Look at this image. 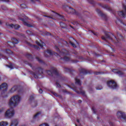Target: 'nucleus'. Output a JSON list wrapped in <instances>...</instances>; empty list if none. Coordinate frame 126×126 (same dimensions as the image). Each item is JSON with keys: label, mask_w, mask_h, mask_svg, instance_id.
<instances>
[{"label": "nucleus", "mask_w": 126, "mask_h": 126, "mask_svg": "<svg viewBox=\"0 0 126 126\" xmlns=\"http://www.w3.org/2000/svg\"><path fill=\"white\" fill-rule=\"evenodd\" d=\"M1 0L2 1H9V0Z\"/></svg>", "instance_id": "nucleus-50"}, {"label": "nucleus", "mask_w": 126, "mask_h": 126, "mask_svg": "<svg viewBox=\"0 0 126 126\" xmlns=\"http://www.w3.org/2000/svg\"><path fill=\"white\" fill-rule=\"evenodd\" d=\"M4 111V109L3 108L0 109V113L3 112Z\"/></svg>", "instance_id": "nucleus-45"}, {"label": "nucleus", "mask_w": 126, "mask_h": 126, "mask_svg": "<svg viewBox=\"0 0 126 126\" xmlns=\"http://www.w3.org/2000/svg\"><path fill=\"white\" fill-rule=\"evenodd\" d=\"M17 89V86H14L11 88L10 91L11 93H12V92H14V91H16Z\"/></svg>", "instance_id": "nucleus-21"}, {"label": "nucleus", "mask_w": 126, "mask_h": 126, "mask_svg": "<svg viewBox=\"0 0 126 126\" xmlns=\"http://www.w3.org/2000/svg\"><path fill=\"white\" fill-rule=\"evenodd\" d=\"M24 25H25L26 26H27L28 27H31V25L29 24L28 23H26V22H24Z\"/></svg>", "instance_id": "nucleus-30"}, {"label": "nucleus", "mask_w": 126, "mask_h": 126, "mask_svg": "<svg viewBox=\"0 0 126 126\" xmlns=\"http://www.w3.org/2000/svg\"><path fill=\"white\" fill-rule=\"evenodd\" d=\"M3 56L2 55V54L0 53V57H3Z\"/></svg>", "instance_id": "nucleus-57"}, {"label": "nucleus", "mask_w": 126, "mask_h": 126, "mask_svg": "<svg viewBox=\"0 0 126 126\" xmlns=\"http://www.w3.org/2000/svg\"><path fill=\"white\" fill-rule=\"evenodd\" d=\"M9 68H11V69H13V66H12V65H10L8 66Z\"/></svg>", "instance_id": "nucleus-40"}, {"label": "nucleus", "mask_w": 126, "mask_h": 126, "mask_svg": "<svg viewBox=\"0 0 126 126\" xmlns=\"http://www.w3.org/2000/svg\"><path fill=\"white\" fill-rule=\"evenodd\" d=\"M47 54H48L49 56H52L53 55V52H52V50H47V51L44 52V56L46 58H48L49 57V55H47Z\"/></svg>", "instance_id": "nucleus-14"}, {"label": "nucleus", "mask_w": 126, "mask_h": 126, "mask_svg": "<svg viewBox=\"0 0 126 126\" xmlns=\"http://www.w3.org/2000/svg\"><path fill=\"white\" fill-rule=\"evenodd\" d=\"M52 94H53V95H54V96H56V97H58V94L54 92H52Z\"/></svg>", "instance_id": "nucleus-36"}, {"label": "nucleus", "mask_w": 126, "mask_h": 126, "mask_svg": "<svg viewBox=\"0 0 126 126\" xmlns=\"http://www.w3.org/2000/svg\"><path fill=\"white\" fill-rule=\"evenodd\" d=\"M60 17H61V18H63V17L62 16H60Z\"/></svg>", "instance_id": "nucleus-60"}, {"label": "nucleus", "mask_w": 126, "mask_h": 126, "mask_svg": "<svg viewBox=\"0 0 126 126\" xmlns=\"http://www.w3.org/2000/svg\"><path fill=\"white\" fill-rule=\"evenodd\" d=\"M107 84L108 87H110L112 89H115L117 88V87L118 86L117 85V83L114 81H110L109 82H107Z\"/></svg>", "instance_id": "nucleus-7"}, {"label": "nucleus", "mask_w": 126, "mask_h": 126, "mask_svg": "<svg viewBox=\"0 0 126 126\" xmlns=\"http://www.w3.org/2000/svg\"><path fill=\"white\" fill-rule=\"evenodd\" d=\"M102 86H100V87H96V90H101V89H102Z\"/></svg>", "instance_id": "nucleus-35"}, {"label": "nucleus", "mask_w": 126, "mask_h": 126, "mask_svg": "<svg viewBox=\"0 0 126 126\" xmlns=\"http://www.w3.org/2000/svg\"><path fill=\"white\" fill-rule=\"evenodd\" d=\"M72 24H73V25H77L78 24V22L73 21V22H72Z\"/></svg>", "instance_id": "nucleus-34"}, {"label": "nucleus", "mask_w": 126, "mask_h": 126, "mask_svg": "<svg viewBox=\"0 0 126 126\" xmlns=\"http://www.w3.org/2000/svg\"><path fill=\"white\" fill-rule=\"evenodd\" d=\"M104 73H105V72H102V71H95V72H94V74L95 75H99L100 74H104Z\"/></svg>", "instance_id": "nucleus-19"}, {"label": "nucleus", "mask_w": 126, "mask_h": 126, "mask_svg": "<svg viewBox=\"0 0 126 126\" xmlns=\"http://www.w3.org/2000/svg\"><path fill=\"white\" fill-rule=\"evenodd\" d=\"M93 111H94V113H96V112H95V109H94V108H93Z\"/></svg>", "instance_id": "nucleus-55"}, {"label": "nucleus", "mask_w": 126, "mask_h": 126, "mask_svg": "<svg viewBox=\"0 0 126 126\" xmlns=\"http://www.w3.org/2000/svg\"><path fill=\"white\" fill-rule=\"evenodd\" d=\"M39 92L40 94H42L43 93V90H42V89H40L39 90Z\"/></svg>", "instance_id": "nucleus-44"}, {"label": "nucleus", "mask_w": 126, "mask_h": 126, "mask_svg": "<svg viewBox=\"0 0 126 126\" xmlns=\"http://www.w3.org/2000/svg\"><path fill=\"white\" fill-rule=\"evenodd\" d=\"M93 33L94 34V35H97V34H96V33H95L94 32H93Z\"/></svg>", "instance_id": "nucleus-61"}, {"label": "nucleus", "mask_w": 126, "mask_h": 126, "mask_svg": "<svg viewBox=\"0 0 126 126\" xmlns=\"http://www.w3.org/2000/svg\"><path fill=\"white\" fill-rule=\"evenodd\" d=\"M33 47H34V49H36V50H39L40 49V48H39V47H38L37 46L34 45Z\"/></svg>", "instance_id": "nucleus-41"}, {"label": "nucleus", "mask_w": 126, "mask_h": 126, "mask_svg": "<svg viewBox=\"0 0 126 126\" xmlns=\"http://www.w3.org/2000/svg\"><path fill=\"white\" fill-rule=\"evenodd\" d=\"M21 98L18 95H14L10 99L8 105L10 108L5 112L4 114L6 119H10L14 116L15 113L13 108L16 107L19 104Z\"/></svg>", "instance_id": "nucleus-1"}, {"label": "nucleus", "mask_w": 126, "mask_h": 126, "mask_svg": "<svg viewBox=\"0 0 126 126\" xmlns=\"http://www.w3.org/2000/svg\"><path fill=\"white\" fill-rule=\"evenodd\" d=\"M37 61H38V63H43V61H42L41 59H40V58L36 57V58Z\"/></svg>", "instance_id": "nucleus-29"}, {"label": "nucleus", "mask_w": 126, "mask_h": 126, "mask_svg": "<svg viewBox=\"0 0 126 126\" xmlns=\"http://www.w3.org/2000/svg\"><path fill=\"white\" fill-rule=\"evenodd\" d=\"M124 30L126 32V25L124 26Z\"/></svg>", "instance_id": "nucleus-51"}, {"label": "nucleus", "mask_w": 126, "mask_h": 126, "mask_svg": "<svg viewBox=\"0 0 126 126\" xmlns=\"http://www.w3.org/2000/svg\"><path fill=\"white\" fill-rule=\"evenodd\" d=\"M47 73L48 75H51V76H53L54 74L56 75V76H61V74H60L59 71L56 68H52L50 70H47Z\"/></svg>", "instance_id": "nucleus-2"}, {"label": "nucleus", "mask_w": 126, "mask_h": 126, "mask_svg": "<svg viewBox=\"0 0 126 126\" xmlns=\"http://www.w3.org/2000/svg\"><path fill=\"white\" fill-rule=\"evenodd\" d=\"M69 43L72 45V47H73V48H76V45H75V44L73 43L72 42L69 41Z\"/></svg>", "instance_id": "nucleus-32"}, {"label": "nucleus", "mask_w": 126, "mask_h": 126, "mask_svg": "<svg viewBox=\"0 0 126 126\" xmlns=\"http://www.w3.org/2000/svg\"><path fill=\"white\" fill-rule=\"evenodd\" d=\"M36 44H37V45H38V46H39L41 48H43V47L45 46V43L42 42L41 43H40V42H38V41H36Z\"/></svg>", "instance_id": "nucleus-17"}, {"label": "nucleus", "mask_w": 126, "mask_h": 126, "mask_svg": "<svg viewBox=\"0 0 126 126\" xmlns=\"http://www.w3.org/2000/svg\"><path fill=\"white\" fill-rule=\"evenodd\" d=\"M118 23H122V21L121 20H118Z\"/></svg>", "instance_id": "nucleus-54"}, {"label": "nucleus", "mask_w": 126, "mask_h": 126, "mask_svg": "<svg viewBox=\"0 0 126 126\" xmlns=\"http://www.w3.org/2000/svg\"><path fill=\"white\" fill-rule=\"evenodd\" d=\"M112 36H113L114 37L115 39L116 40H117V42H119V40L118 39V38H117V37L116 36H114V35H113V34H112Z\"/></svg>", "instance_id": "nucleus-46"}, {"label": "nucleus", "mask_w": 126, "mask_h": 126, "mask_svg": "<svg viewBox=\"0 0 126 126\" xmlns=\"http://www.w3.org/2000/svg\"><path fill=\"white\" fill-rule=\"evenodd\" d=\"M61 25H64V24H63V23H61Z\"/></svg>", "instance_id": "nucleus-56"}, {"label": "nucleus", "mask_w": 126, "mask_h": 126, "mask_svg": "<svg viewBox=\"0 0 126 126\" xmlns=\"http://www.w3.org/2000/svg\"><path fill=\"white\" fill-rule=\"evenodd\" d=\"M55 49L57 50V51H60V50H59V48L57 46H55Z\"/></svg>", "instance_id": "nucleus-49"}, {"label": "nucleus", "mask_w": 126, "mask_h": 126, "mask_svg": "<svg viewBox=\"0 0 126 126\" xmlns=\"http://www.w3.org/2000/svg\"><path fill=\"white\" fill-rule=\"evenodd\" d=\"M6 54H12V51H10V50H6Z\"/></svg>", "instance_id": "nucleus-28"}, {"label": "nucleus", "mask_w": 126, "mask_h": 126, "mask_svg": "<svg viewBox=\"0 0 126 126\" xmlns=\"http://www.w3.org/2000/svg\"><path fill=\"white\" fill-rule=\"evenodd\" d=\"M37 69L38 70L39 74H43V68L39 67L37 68Z\"/></svg>", "instance_id": "nucleus-23"}, {"label": "nucleus", "mask_w": 126, "mask_h": 126, "mask_svg": "<svg viewBox=\"0 0 126 126\" xmlns=\"http://www.w3.org/2000/svg\"><path fill=\"white\" fill-rule=\"evenodd\" d=\"M88 1L90 3H94L93 0H88Z\"/></svg>", "instance_id": "nucleus-42"}, {"label": "nucleus", "mask_w": 126, "mask_h": 126, "mask_svg": "<svg viewBox=\"0 0 126 126\" xmlns=\"http://www.w3.org/2000/svg\"><path fill=\"white\" fill-rule=\"evenodd\" d=\"M33 75H34V78H38V76L36 74H33Z\"/></svg>", "instance_id": "nucleus-47"}, {"label": "nucleus", "mask_w": 126, "mask_h": 126, "mask_svg": "<svg viewBox=\"0 0 126 126\" xmlns=\"http://www.w3.org/2000/svg\"><path fill=\"white\" fill-rule=\"evenodd\" d=\"M96 11L97 13H98V14H99V15H100V16H101L102 17H103V16H104V14H103L102 13V12L98 9H96Z\"/></svg>", "instance_id": "nucleus-22"}, {"label": "nucleus", "mask_w": 126, "mask_h": 126, "mask_svg": "<svg viewBox=\"0 0 126 126\" xmlns=\"http://www.w3.org/2000/svg\"><path fill=\"white\" fill-rule=\"evenodd\" d=\"M117 36L119 37V38H121V39H123V36H122V34H120L119 33V32H117Z\"/></svg>", "instance_id": "nucleus-33"}, {"label": "nucleus", "mask_w": 126, "mask_h": 126, "mask_svg": "<svg viewBox=\"0 0 126 126\" xmlns=\"http://www.w3.org/2000/svg\"><path fill=\"white\" fill-rule=\"evenodd\" d=\"M12 42L10 41L8 42V45L10 48H13L14 47V44H18V40L15 38H12L11 39Z\"/></svg>", "instance_id": "nucleus-8"}, {"label": "nucleus", "mask_w": 126, "mask_h": 126, "mask_svg": "<svg viewBox=\"0 0 126 126\" xmlns=\"http://www.w3.org/2000/svg\"><path fill=\"white\" fill-rule=\"evenodd\" d=\"M30 66H32L31 65V64H30Z\"/></svg>", "instance_id": "nucleus-64"}, {"label": "nucleus", "mask_w": 126, "mask_h": 126, "mask_svg": "<svg viewBox=\"0 0 126 126\" xmlns=\"http://www.w3.org/2000/svg\"><path fill=\"white\" fill-rule=\"evenodd\" d=\"M0 90H2L3 92H5L7 90V84L4 83L0 86Z\"/></svg>", "instance_id": "nucleus-10"}, {"label": "nucleus", "mask_w": 126, "mask_h": 126, "mask_svg": "<svg viewBox=\"0 0 126 126\" xmlns=\"http://www.w3.org/2000/svg\"><path fill=\"white\" fill-rule=\"evenodd\" d=\"M82 101H81V100H78V103H81Z\"/></svg>", "instance_id": "nucleus-52"}, {"label": "nucleus", "mask_w": 126, "mask_h": 126, "mask_svg": "<svg viewBox=\"0 0 126 126\" xmlns=\"http://www.w3.org/2000/svg\"><path fill=\"white\" fill-rule=\"evenodd\" d=\"M78 61H76L74 62V63H78Z\"/></svg>", "instance_id": "nucleus-59"}, {"label": "nucleus", "mask_w": 126, "mask_h": 126, "mask_svg": "<svg viewBox=\"0 0 126 126\" xmlns=\"http://www.w3.org/2000/svg\"><path fill=\"white\" fill-rule=\"evenodd\" d=\"M56 85H57V87H58L59 88H61V85L58 84V82H56Z\"/></svg>", "instance_id": "nucleus-38"}, {"label": "nucleus", "mask_w": 126, "mask_h": 126, "mask_svg": "<svg viewBox=\"0 0 126 126\" xmlns=\"http://www.w3.org/2000/svg\"><path fill=\"white\" fill-rule=\"evenodd\" d=\"M18 125V121L17 120H14L12 123L11 124L10 126H17Z\"/></svg>", "instance_id": "nucleus-15"}, {"label": "nucleus", "mask_w": 126, "mask_h": 126, "mask_svg": "<svg viewBox=\"0 0 126 126\" xmlns=\"http://www.w3.org/2000/svg\"><path fill=\"white\" fill-rule=\"evenodd\" d=\"M77 123H79V120H77Z\"/></svg>", "instance_id": "nucleus-58"}, {"label": "nucleus", "mask_w": 126, "mask_h": 126, "mask_svg": "<svg viewBox=\"0 0 126 126\" xmlns=\"http://www.w3.org/2000/svg\"><path fill=\"white\" fill-rule=\"evenodd\" d=\"M68 55V51L65 49H62L61 52V56H63V60L65 62H68L69 58L66 57V55Z\"/></svg>", "instance_id": "nucleus-3"}, {"label": "nucleus", "mask_w": 126, "mask_h": 126, "mask_svg": "<svg viewBox=\"0 0 126 126\" xmlns=\"http://www.w3.org/2000/svg\"><path fill=\"white\" fill-rule=\"evenodd\" d=\"M65 70H66V71H71V70H70V69H69V68H66L65 69Z\"/></svg>", "instance_id": "nucleus-43"}, {"label": "nucleus", "mask_w": 126, "mask_h": 126, "mask_svg": "<svg viewBox=\"0 0 126 126\" xmlns=\"http://www.w3.org/2000/svg\"><path fill=\"white\" fill-rule=\"evenodd\" d=\"M27 57H28V58H29V59L32 58V56H31V55H30V54H27Z\"/></svg>", "instance_id": "nucleus-37"}, {"label": "nucleus", "mask_w": 126, "mask_h": 126, "mask_svg": "<svg viewBox=\"0 0 126 126\" xmlns=\"http://www.w3.org/2000/svg\"><path fill=\"white\" fill-rule=\"evenodd\" d=\"M117 117L118 119H120L121 121L126 123V115L124 113L120 111L117 113Z\"/></svg>", "instance_id": "nucleus-5"}, {"label": "nucleus", "mask_w": 126, "mask_h": 126, "mask_svg": "<svg viewBox=\"0 0 126 126\" xmlns=\"http://www.w3.org/2000/svg\"><path fill=\"white\" fill-rule=\"evenodd\" d=\"M41 112H37L36 114H35L33 116V119H36L39 115H40Z\"/></svg>", "instance_id": "nucleus-25"}, {"label": "nucleus", "mask_w": 126, "mask_h": 126, "mask_svg": "<svg viewBox=\"0 0 126 126\" xmlns=\"http://www.w3.org/2000/svg\"><path fill=\"white\" fill-rule=\"evenodd\" d=\"M47 35L48 36H50V35H51V33L48 32L47 34Z\"/></svg>", "instance_id": "nucleus-53"}, {"label": "nucleus", "mask_w": 126, "mask_h": 126, "mask_svg": "<svg viewBox=\"0 0 126 126\" xmlns=\"http://www.w3.org/2000/svg\"><path fill=\"white\" fill-rule=\"evenodd\" d=\"M8 126V123L7 122H0V126Z\"/></svg>", "instance_id": "nucleus-16"}, {"label": "nucleus", "mask_w": 126, "mask_h": 126, "mask_svg": "<svg viewBox=\"0 0 126 126\" xmlns=\"http://www.w3.org/2000/svg\"><path fill=\"white\" fill-rule=\"evenodd\" d=\"M102 7H103V8H105L106 9H107V10H112V9H111V7H110V6H109L108 5H103L102 6Z\"/></svg>", "instance_id": "nucleus-20"}, {"label": "nucleus", "mask_w": 126, "mask_h": 126, "mask_svg": "<svg viewBox=\"0 0 126 126\" xmlns=\"http://www.w3.org/2000/svg\"><path fill=\"white\" fill-rule=\"evenodd\" d=\"M68 9L69 13H75V10H74V9L71 8L70 7H68Z\"/></svg>", "instance_id": "nucleus-18"}, {"label": "nucleus", "mask_w": 126, "mask_h": 126, "mask_svg": "<svg viewBox=\"0 0 126 126\" xmlns=\"http://www.w3.org/2000/svg\"><path fill=\"white\" fill-rule=\"evenodd\" d=\"M76 83L78 84V85H81V83H80V80L75 78Z\"/></svg>", "instance_id": "nucleus-24"}, {"label": "nucleus", "mask_w": 126, "mask_h": 126, "mask_svg": "<svg viewBox=\"0 0 126 126\" xmlns=\"http://www.w3.org/2000/svg\"><path fill=\"white\" fill-rule=\"evenodd\" d=\"M34 94H32L30 96V101H32V100L34 99Z\"/></svg>", "instance_id": "nucleus-26"}, {"label": "nucleus", "mask_w": 126, "mask_h": 126, "mask_svg": "<svg viewBox=\"0 0 126 126\" xmlns=\"http://www.w3.org/2000/svg\"><path fill=\"white\" fill-rule=\"evenodd\" d=\"M21 7L22 8H26L27 6L25 4H21Z\"/></svg>", "instance_id": "nucleus-31"}, {"label": "nucleus", "mask_w": 126, "mask_h": 126, "mask_svg": "<svg viewBox=\"0 0 126 126\" xmlns=\"http://www.w3.org/2000/svg\"><path fill=\"white\" fill-rule=\"evenodd\" d=\"M109 125H110V126H113V125H114V124L113 123V122H110V123H109Z\"/></svg>", "instance_id": "nucleus-48"}, {"label": "nucleus", "mask_w": 126, "mask_h": 126, "mask_svg": "<svg viewBox=\"0 0 126 126\" xmlns=\"http://www.w3.org/2000/svg\"><path fill=\"white\" fill-rule=\"evenodd\" d=\"M72 89L77 94H82L83 96H86V94H85V92L82 90V87L79 88V91H78V90H77V88L75 87H72Z\"/></svg>", "instance_id": "nucleus-4"}, {"label": "nucleus", "mask_w": 126, "mask_h": 126, "mask_svg": "<svg viewBox=\"0 0 126 126\" xmlns=\"http://www.w3.org/2000/svg\"><path fill=\"white\" fill-rule=\"evenodd\" d=\"M123 10L118 12V15L121 17H126V5L123 4Z\"/></svg>", "instance_id": "nucleus-6"}, {"label": "nucleus", "mask_w": 126, "mask_h": 126, "mask_svg": "<svg viewBox=\"0 0 126 126\" xmlns=\"http://www.w3.org/2000/svg\"><path fill=\"white\" fill-rule=\"evenodd\" d=\"M32 107H36V106H37V101L32 102Z\"/></svg>", "instance_id": "nucleus-27"}, {"label": "nucleus", "mask_w": 126, "mask_h": 126, "mask_svg": "<svg viewBox=\"0 0 126 126\" xmlns=\"http://www.w3.org/2000/svg\"><path fill=\"white\" fill-rule=\"evenodd\" d=\"M44 17H48V18H51V19H53L52 17H51V16H47V15H44Z\"/></svg>", "instance_id": "nucleus-39"}, {"label": "nucleus", "mask_w": 126, "mask_h": 126, "mask_svg": "<svg viewBox=\"0 0 126 126\" xmlns=\"http://www.w3.org/2000/svg\"><path fill=\"white\" fill-rule=\"evenodd\" d=\"M79 71H80V74L84 75V74H87L88 73H91V72H90L89 71L83 68H80L79 69Z\"/></svg>", "instance_id": "nucleus-11"}, {"label": "nucleus", "mask_w": 126, "mask_h": 126, "mask_svg": "<svg viewBox=\"0 0 126 126\" xmlns=\"http://www.w3.org/2000/svg\"><path fill=\"white\" fill-rule=\"evenodd\" d=\"M70 27H71V28H73L72 27H71V26H70Z\"/></svg>", "instance_id": "nucleus-63"}, {"label": "nucleus", "mask_w": 126, "mask_h": 126, "mask_svg": "<svg viewBox=\"0 0 126 126\" xmlns=\"http://www.w3.org/2000/svg\"><path fill=\"white\" fill-rule=\"evenodd\" d=\"M6 25L7 26H9V27H10V28H14V29H19L20 28V26L18 25H13V24H9L7 25V24H6Z\"/></svg>", "instance_id": "nucleus-12"}, {"label": "nucleus", "mask_w": 126, "mask_h": 126, "mask_svg": "<svg viewBox=\"0 0 126 126\" xmlns=\"http://www.w3.org/2000/svg\"><path fill=\"white\" fill-rule=\"evenodd\" d=\"M105 36L106 37L102 36L101 39L104 41H106V42H107V39L108 40H111V41L113 42V38L111 37V35H110L109 32H105Z\"/></svg>", "instance_id": "nucleus-9"}, {"label": "nucleus", "mask_w": 126, "mask_h": 126, "mask_svg": "<svg viewBox=\"0 0 126 126\" xmlns=\"http://www.w3.org/2000/svg\"><path fill=\"white\" fill-rule=\"evenodd\" d=\"M1 21H0V24H1Z\"/></svg>", "instance_id": "nucleus-62"}, {"label": "nucleus", "mask_w": 126, "mask_h": 126, "mask_svg": "<svg viewBox=\"0 0 126 126\" xmlns=\"http://www.w3.org/2000/svg\"><path fill=\"white\" fill-rule=\"evenodd\" d=\"M113 72H114V73H117V74H119V75H124L125 74V73L122 71H119L117 69H113Z\"/></svg>", "instance_id": "nucleus-13"}]
</instances>
